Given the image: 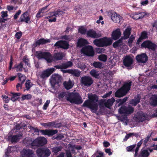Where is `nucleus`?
I'll return each mask as SVG.
<instances>
[{
	"mask_svg": "<svg viewBox=\"0 0 157 157\" xmlns=\"http://www.w3.org/2000/svg\"><path fill=\"white\" fill-rule=\"evenodd\" d=\"M89 100H86L82 105V107H87L90 108L92 113H95L98 110V105L97 102L99 98L95 94L88 96Z\"/></svg>",
	"mask_w": 157,
	"mask_h": 157,
	"instance_id": "f257e3e1",
	"label": "nucleus"
},
{
	"mask_svg": "<svg viewBox=\"0 0 157 157\" xmlns=\"http://www.w3.org/2000/svg\"><path fill=\"white\" fill-rule=\"evenodd\" d=\"M66 99L71 103L77 105L80 104L83 102L82 98L77 92L69 93L67 95Z\"/></svg>",
	"mask_w": 157,
	"mask_h": 157,
	"instance_id": "f03ea898",
	"label": "nucleus"
},
{
	"mask_svg": "<svg viewBox=\"0 0 157 157\" xmlns=\"http://www.w3.org/2000/svg\"><path fill=\"white\" fill-rule=\"evenodd\" d=\"M47 139L43 137H38L30 144L31 147L33 149H35L38 147L43 146L47 144Z\"/></svg>",
	"mask_w": 157,
	"mask_h": 157,
	"instance_id": "7ed1b4c3",
	"label": "nucleus"
},
{
	"mask_svg": "<svg viewBox=\"0 0 157 157\" xmlns=\"http://www.w3.org/2000/svg\"><path fill=\"white\" fill-rule=\"evenodd\" d=\"M36 54L39 59H44L48 63H51L53 61L52 55L49 52L37 51L36 52Z\"/></svg>",
	"mask_w": 157,
	"mask_h": 157,
	"instance_id": "20e7f679",
	"label": "nucleus"
},
{
	"mask_svg": "<svg viewBox=\"0 0 157 157\" xmlns=\"http://www.w3.org/2000/svg\"><path fill=\"white\" fill-rule=\"evenodd\" d=\"M133 119L136 122L140 123L145 120H149V116L147 114L142 112H138L134 115Z\"/></svg>",
	"mask_w": 157,
	"mask_h": 157,
	"instance_id": "39448f33",
	"label": "nucleus"
},
{
	"mask_svg": "<svg viewBox=\"0 0 157 157\" xmlns=\"http://www.w3.org/2000/svg\"><path fill=\"white\" fill-rule=\"evenodd\" d=\"M38 157H48L51 154V151L47 147H41L38 148L36 151Z\"/></svg>",
	"mask_w": 157,
	"mask_h": 157,
	"instance_id": "423d86ee",
	"label": "nucleus"
},
{
	"mask_svg": "<svg viewBox=\"0 0 157 157\" xmlns=\"http://www.w3.org/2000/svg\"><path fill=\"white\" fill-rule=\"evenodd\" d=\"M63 13V12L62 10H57L50 12L46 15L45 18L48 19V21L49 22H56V17L59 16L60 15H62Z\"/></svg>",
	"mask_w": 157,
	"mask_h": 157,
	"instance_id": "0eeeda50",
	"label": "nucleus"
},
{
	"mask_svg": "<svg viewBox=\"0 0 157 157\" xmlns=\"http://www.w3.org/2000/svg\"><path fill=\"white\" fill-rule=\"evenodd\" d=\"M81 52L84 55L89 57H93L95 54L93 47L91 45H86L82 48Z\"/></svg>",
	"mask_w": 157,
	"mask_h": 157,
	"instance_id": "6e6552de",
	"label": "nucleus"
},
{
	"mask_svg": "<svg viewBox=\"0 0 157 157\" xmlns=\"http://www.w3.org/2000/svg\"><path fill=\"white\" fill-rule=\"evenodd\" d=\"M156 47V44L149 40L144 41L139 46V47L141 48H147L149 50H152L153 51L155 50Z\"/></svg>",
	"mask_w": 157,
	"mask_h": 157,
	"instance_id": "1a4fd4ad",
	"label": "nucleus"
},
{
	"mask_svg": "<svg viewBox=\"0 0 157 157\" xmlns=\"http://www.w3.org/2000/svg\"><path fill=\"white\" fill-rule=\"evenodd\" d=\"M134 111V108L130 105H128V107L124 105L122 106L118 110L119 113L124 114L126 116L131 114Z\"/></svg>",
	"mask_w": 157,
	"mask_h": 157,
	"instance_id": "9d476101",
	"label": "nucleus"
},
{
	"mask_svg": "<svg viewBox=\"0 0 157 157\" xmlns=\"http://www.w3.org/2000/svg\"><path fill=\"white\" fill-rule=\"evenodd\" d=\"M61 79L62 77L60 75L58 74H54L51 77L50 82L52 86H54L56 85H59Z\"/></svg>",
	"mask_w": 157,
	"mask_h": 157,
	"instance_id": "9b49d317",
	"label": "nucleus"
},
{
	"mask_svg": "<svg viewBox=\"0 0 157 157\" xmlns=\"http://www.w3.org/2000/svg\"><path fill=\"white\" fill-rule=\"evenodd\" d=\"M124 65L129 69H131L133 68L132 65L133 64V60L132 57L129 56H126L123 60Z\"/></svg>",
	"mask_w": 157,
	"mask_h": 157,
	"instance_id": "f8f14e48",
	"label": "nucleus"
},
{
	"mask_svg": "<svg viewBox=\"0 0 157 157\" xmlns=\"http://www.w3.org/2000/svg\"><path fill=\"white\" fill-rule=\"evenodd\" d=\"M23 135L22 132H20L16 135H10L8 137V140L13 143H17L22 138Z\"/></svg>",
	"mask_w": 157,
	"mask_h": 157,
	"instance_id": "ddd939ff",
	"label": "nucleus"
},
{
	"mask_svg": "<svg viewBox=\"0 0 157 157\" xmlns=\"http://www.w3.org/2000/svg\"><path fill=\"white\" fill-rule=\"evenodd\" d=\"M68 42L66 41L59 40L57 41L54 45V46L60 48L64 49H67L69 48Z\"/></svg>",
	"mask_w": 157,
	"mask_h": 157,
	"instance_id": "4468645a",
	"label": "nucleus"
},
{
	"mask_svg": "<svg viewBox=\"0 0 157 157\" xmlns=\"http://www.w3.org/2000/svg\"><path fill=\"white\" fill-rule=\"evenodd\" d=\"M93 82L91 78L88 76H84L81 78V83L84 86H91Z\"/></svg>",
	"mask_w": 157,
	"mask_h": 157,
	"instance_id": "2eb2a0df",
	"label": "nucleus"
},
{
	"mask_svg": "<svg viewBox=\"0 0 157 157\" xmlns=\"http://www.w3.org/2000/svg\"><path fill=\"white\" fill-rule=\"evenodd\" d=\"M136 59L138 63H145L148 60V57L145 53H142L137 55Z\"/></svg>",
	"mask_w": 157,
	"mask_h": 157,
	"instance_id": "dca6fc26",
	"label": "nucleus"
},
{
	"mask_svg": "<svg viewBox=\"0 0 157 157\" xmlns=\"http://www.w3.org/2000/svg\"><path fill=\"white\" fill-rule=\"evenodd\" d=\"M109 14L110 15L111 19L115 23H119L122 20L121 17L116 12H111L109 13Z\"/></svg>",
	"mask_w": 157,
	"mask_h": 157,
	"instance_id": "f3484780",
	"label": "nucleus"
},
{
	"mask_svg": "<svg viewBox=\"0 0 157 157\" xmlns=\"http://www.w3.org/2000/svg\"><path fill=\"white\" fill-rule=\"evenodd\" d=\"M86 35L87 37L94 39L98 38L101 36L100 33H97L96 31L92 29L87 31Z\"/></svg>",
	"mask_w": 157,
	"mask_h": 157,
	"instance_id": "a211bd4d",
	"label": "nucleus"
},
{
	"mask_svg": "<svg viewBox=\"0 0 157 157\" xmlns=\"http://www.w3.org/2000/svg\"><path fill=\"white\" fill-rule=\"evenodd\" d=\"M55 70L53 68H48L43 71L40 75V77L43 79L47 78Z\"/></svg>",
	"mask_w": 157,
	"mask_h": 157,
	"instance_id": "6ab92c4d",
	"label": "nucleus"
},
{
	"mask_svg": "<svg viewBox=\"0 0 157 157\" xmlns=\"http://www.w3.org/2000/svg\"><path fill=\"white\" fill-rule=\"evenodd\" d=\"M50 42V40L49 39H45L44 38H41L35 41L32 46L33 48H35L36 47L40 45L45 44Z\"/></svg>",
	"mask_w": 157,
	"mask_h": 157,
	"instance_id": "aec40b11",
	"label": "nucleus"
},
{
	"mask_svg": "<svg viewBox=\"0 0 157 157\" xmlns=\"http://www.w3.org/2000/svg\"><path fill=\"white\" fill-rule=\"evenodd\" d=\"M22 157H34V151L29 149H24L21 152Z\"/></svg>",
	"mask_w": 157,
	"mask_h": 157,
	"instance_id": "412c9836",
	"label": "nucleus"
},
{
	"mask_svg": "<svg viewBox=\"0 0 157 157\" xmlns=\"http://www.w3.org/2000/svg\"><path fill=\"white\" fill-rule=\"evenodd\" d=\"M30 20L29 14L28 12L27 11L21 16L18 22H25L26 23H28Z\"/></svg>",
	"mask_w": 157,
	"mask_h": 157,
	"instance_id": "4be33fe9",
	"label": "nucleus"
},
{
	"mask_svg": "<svg viewBox=\"0 0 157 157\" xmlns=\"http://www.w3.org/2000/svg\"><path fill=\"white\" fill-rule=\"evenodd\" d=\"M40 132L43 135L51 136L56 134L58 132V130L53 129L41 130Z\"/></svg>",
	"mask_w": 157,
	"mask_h": 157,
	"instance_id": "5701e85b",
	"label": "nucleus"
},
{
	"mask_svg": "<svg viewBox=\"0 0 157 157\" xmlns=\"http://www.w3.org/2000/svg\"><path fill=\"white\" fill-rule=\"evenodd\" d=\"M73 65L72 63L70 61H67L66 63H63L62 64L54 66V67L57 69H66L71 67Z\"/></svg>",
	"mask_w": 157,
	"mask_h": 157,
	"instance_id": "b1692460",
	"label": "nucleus"
},
{
	"mask_svg": "<svg viewBox=\"0 0 157 157\" xmlns=\"http://www.w3.org/2000/svg\"><path fill=\"white\" fill-rule=\"evenodd\" d=\"M121 35V32L119 29H117L113 31L112 34V37L114 40H116L119 39Z\"/></svg>",
	"mask_w": 157,
	"mask_h": 157,
	"instance_id": "393cba45",
	"label": "nucleus"
},
{
	"mask_svg": "<svg viewBox=\"0 0 157 157\" xmlns=\"http://www.w3.org/2000/svg\"><path fill=\"white\" fill-rule=\"evenodd\" d=\"M132 82L128 80L125 82L123 86L121 87L126 93L130 90L132 86Z\"/></svg>",
	"mask_w": 157,
	"mask_h": 157,
	"instance_id": "a878e982",
	"label": "nucleus"
},
{
	"mask_svg": "<svg viewBox=\"0 0 157 157\" xmlns=\"http://www.w3.org/2000/svg\"><path fill=\"white\" fill-rule=\"evenodd\" d=\"M126 93L121 87L115 93V97L117 98H121L126 95Z\"/></svg>",
	"mask_w": 157,
	"mask_h": 157,
	"instance_id": "bb28decb",
	"label": "nucleus"
},
{
	"mask_svg": "<svg viewBox=\"0 0 157 157\" xmlns=\"http://www.w3.org/2000/svg\"><path fill=\"white\" fill-rule=\"evenodd\" d=\"M132 28L130 26H128L123 33L124 36L121 37L124 40L129 38L131 33Z\"/></svg>",
	"mask_w": 157,
	"mask_h": 157,
	"instance_id": "cd10ccee",
	"label": "nucleus"
},
{
	"mask_svg": "<svg viewBox=\"0 0 157 157\" xmlns=\"http://www.w3.org/2000/svg\"><path fill=\"white\" fill-rule=\"evenodd\" d=\"M103 47L108 46L111 45L112 43L113 40L110 38L105 37L102 38Z\"/></svg>",
	"mask_w": 157,
	"mask_h": 157,
	"instance_id": "c85d7f7f",
	"label": "nucleus"
},
{
	"mask_svg": "<svg viewBox=\"0 0 157 157\" xmlns=\"http://www.w3.org/2000/svg\"><path fill=\"white\" fill-rule=\"evenodd\" d=\"M115 101V99L113 97L108 99L106 102H104V105L105 106L109 109H111Z\"/></svg>",
	"mask_w": 157,
	"mask_h": 157,
	"instance_id": "c756f323",
	"label": "nucleus"
},
{
	"mask_svg": "<svg viewBox=\"0 0 157 157\" xmlns=\"http://www.w3.org/2000/svg\"><path fill=\"white\" fill-rule=\"evenodd\" d=\"M147 38V34L146 31L142 32L141 34V35L137 40L136 44L138 45L140 42H141L142 40L144 39H146Z\"/></svg>",
	"mask_w": 157,
	"mask_h": 157,
	"instance_id": "7c9ffc66",
	"label": "nucleus"
},
{
	"mask_svg": "<svg viewBox=\"0 0 157 157\" xmlns=\"http://www.w3.org/2000/svg\"><path fill=\"white\" fill-rule=\"evenodd\" d=\"M88 44V42L86 40L81 38L78 40L77 46L79 47H81Z\"/></svg>",
	"mask_w": 157,
	"mask_h": 157,
	"instance_id": "2f4dec72",
	"label": "nucleus"
},
{
	"mask_svg": "<svg viewBox=\"0 0 157 157\" xmlns=\"http://www.w3.org/2000/svg\"><path fill=\"white\" fill-rule=\"evenodd\" d=\"M141 99V97L140 94H138L136 97L132 99L131 101V103L132 105L136 106L139 103Z\"/></svg>",
	"mask_w": 157,
	"mask_h": 157,
	"instance_id": "473e14b6",
	"label": "nucleus"
},
{
	"mask_svg": "<svg viewBox=\"0 0 157 157\" xmlns=\"http://www.w3.org/2000/svg\"><path fill=\"white\" fill-rule=\"evenodd\" d=\"M151 104L153 106H157V95H153L150 98Z\"/></svg>",
	"mask_w": 157,
	"mask_h": 157,
	"instance_id": "72a5a7b5",
	"label": "nucleus"
},
{
	"mask_svg": "<svg viewBox=\"0 0 157 157\" xmlns=\"http://www.w3.org/2000/svg\"><path fill=\"white\" fill-rule=\"evenodd\" d=\"M145 15L146 14L144 12L135 13L132 16V18L135 20H138L143 18Z\"/></svg>",
	"mask_w": 157,
	"mask_h": 157,
	"instance_id": "f704fd0d",
	"label": "nucleus"
},
{
	"mask_svg": "<svg viewBox=\"0 0 157 157\" xmlns=\"http://www.w3.org/2000/svg\"><path fill=\"white\" fill-rule=\"evenodd\" d=\"M150 155V153L147 149H143L142 148L140 152L139 157H148Z\"/></svg>",
	"mask_w": 157,
	"mask_h": 157,
	"instance_id": "c9c22d12",
	"label": "nucleus"
},
{
	"mask_svg": "<svg viewBox=\"0 0 157 157\" xmlns=\"http://www.w3.org/2000/svg\"><path fill=\"white\" fill-rule=\"evenodd\" d=\"M123 39L121 37L117 41L115 42L113 44V46L114 48H118L122 45L123 40Z\"/></svg>",
	"mask_w": 157,
	"mask_h": 157,
	"instance_id": "e433bc0d",
	"label": "nucleus"
},
{
	"mask_svg": "<svg viewBox=\"0 0 157 157\" xmlns=\"http://www.w3.org/2000/svg\"><path fill=\"white\" fill-rule=\"evenodd\" d=\"M63 57V53L60 52L55 53L53 56L54 58L56 60H61Z\"/></svg>",
	"mask_w": 157,
	"mask_h": 157,
	"instance_id": "4c0bfd02",
	"label": "nucleus"
},
{
	"mask_svg": "<svg viewBox=\"0 0 157 157\" xmlns=\"http://www.w3.org/2000/svg\"><path fill=\"white\" fill-rule=\"evenodd\" d=\"M152 134V132L149 134H148L147 136L143 140V148L146 147L147 145V143L149 140L150 138L151 135Z\"/></svg>",
	"mask_w": 157,
	"mask_h": 157,
	"instance_id": "58836bf2",
	"label": "nucleus"
},
{
	"mask_svg": "<svg viewBox=\"0 0 157 157\" xmlns=\"http://www.w3.org/2000/svg\"><path fill=\"white\" fill-rule=\"evenodd\" d=\"M10 94H12V97L10 98V100L13 101H16L19 98V96L21 95V93H20L11 92Z\"/></svg>",
	"mask_w": 157,
	"mask_h": 157,
	"instance_id": "ea45409f",
	"label": "nucleus"
},
{
	"mask_svg": "<svg viewBox=\"0 0 157 157\" xmlns=\"http://www.w3.org/2000/svg\"><path fill=\"white\" fill-rule=\"evenodd\" d=\"M93 43L98 47H103L102 38L95 39L93 41Z\"/></svg>",
	"mask_w": 157,
	"mask_h": 157,
	"instance_id": "a19ab883",
	"label": "nucleus"
},
{
	"mask_svg": "<svg viewBox=\"0 0 157 157\" xmlns=\"http://www.w3.org/2000/svg\"><path fill=\"white\" fill-rule=\"evenodd\" d=\"M63 85L65 88L68 90L71 89L73 86V85L70 81L68 82H65L63 83Z\"/></svg>",
	"mask_w": 157,
	"mask_h": 157,
	"instance_id": "79ce46f5",
	"label": "nucleus"
},
{
	"mask_svg": "<svg viewBox=\"0 0 157 157\" xmlns=\"http://www.w3.org/2000/svg\"><path fill=\"white\" fill-rule=\"evenodd\" d=\"M23 64L22 62H20L17 65H15L14 66L13 69L17 68L16 71L17 72L21 71L22 69L24 68L23 67Z\"/></svg>",
	"mask_w": 157,
	"mask_h": 157,
	"instance_id": "37998d69",
	"label": "nucleus"
},
{
	"mask_svg": "<svg viewBox=\"0 0 157 157\" xmlns=\"http://www.w3.org/2000/svg\"><path fill=\"white\" fill-rule=\"evenodd\" d=\"M22 61L25 63L26 65H27L29 67H31V65L29 63V60L27 56H25L23 57L22 59Z\"/></svg>",
	"mask_w": 157,
	"mask_h": 157,
	"instance_id": "c03bdc74",
	"label": "nucleus"
},
{
	"mask_svg": "<svg viewBox=\"0 0 157 157\" xmlns=\"http://www.w3.org/2000/svg\"><path fill=\"white\" fill-rule=\"evenodd\" d=\"M70 73L76 77H78L80 75V72L78 70L71 69Z\"/></svg>",
	"mask_w": 157,
	"mask_h": 157,
	"instance_id": "a18cd8bd",
	"label": "nucleus"
},
{
	"mask_svg": "<svg viewBox=\"0 0 157 157\" xmlns=\"http://www.w3.org/2000/svg\"><path fill=\"white\" fill-rule=\"evenodd\" d=\"M17 76H18L19 80L21 81L22 83H23L25 80V75L21 73H18L17 74Z\"/></svg>",
	"mask_w": 157,
	"mask_h": 157,
	"instance_id": "49530a36",
	"label": "nucleus"
},
{
	"mask_svg": "<svg viewBox=\"0 0 157 157\" xmlns=\"http://www.w3.org/2000/svg\"><path fill=\"white\" fill-rule=\"evenodd\" d=\"M107 56L105 54H101L98 56L99 59L101 61L105 62L107 59Z\"/></svg>",
	"mask_w": 157,
	"mask_h": 157,
	"instance_id": "de8ad7c7",
	"label": "nucleus"
},
{
	"mask_svg": "<svg viewBox=\"0 0 157 157\" xmlns=\"http://www.w3.org/2000/svg\"><path fill=\"white\" fill-rule=\"evenodd\" d=\"M90 74L92 76L96 78H98V77L99 76V74H98L97 72L94 69L92 70L90 72Z\"/></svg>",
	"mask_w": 157,
	"mask_h": 157,
	"instance_id": "09e8293b",
	"label": "nucleus"
},
{
	"mask_svg": "<svg viewBox=\"0 0 157 157\" xmlns=\"http://www.w3.org/2000/svg\"><path fill=\"white\" fill-rule=\"evenodd\" d=\"M62 149V147L61 146L58 147H53L52 149V151L55 154H57L59 151H60Z\"/></svg>",
	"mask_w": 157,
	"mask_h": 157,
	"instance_id": "8fccbe9b",
	"label": "nucleus"
},
{
	"mask_svg": "<svg viewBox=\"0 0 157 157\" xmlns=\"http://www.w3.org/2000/svg\"><path fill=\"white\" fill-rule=\"evenodd\" d=\"M93 66L96 68H102V63L99 62H94Z\"/></svg>",
	"mask_w": 157,
	"mask_h": 157,
	"instance_id": "3c124183",
	"label": "nucleus"
},
{
	"mask_svg": "<svg viewBox=\"0 0 157 157\" xmlns=\"http://www.w3.org/2000/svg\"><path fill=\"white\" fill-rule=\"evenodd\" d=\"M79 33L82 34H85L86 33V29L85 28L83 27H80L78 29Z\"/></svg>",
	"mask_w": 157,
	"mask_h": 157,
	"instance_id": "603ef678",
	"label": "nucleus"
},
{
	"mask_svg": "<svg viewBox=\"0 0 157 157\" xmlns=\"http://www.w3.org/2000/svg\"><path fill=\"white\" fill-rule=\"evenodd\" d=\"M32 98V95L30 94H24L22 96V100L30 99Z\"/></svg>",
	"mask_w": 157,
	"mask_h": 157,
	"instance_id": "864d4df0",
	"label": "nucleus"
},
{
	"mask_svg": "<svg viewBox=\"0 0 157 157\" xmlns=\"http://www.w3.org/2000/svg\"><path fill=\"white\" fill-rule=\"evenodd\" d=\"M135 37L133 35H131L130 37H129V39L128 43L129 46L132 45V44L135 40Z\"/></svg>",
	"mask_w": 157,
	"mask_h": 157,
	"instance_id": "5fc2aeb1",
	"label": "nucleus"
},
{
	"mask_svg": "<svg viewBox=\"0 0 157 157\" xmlns=\"http://www.w3.org/2000/svg\"><path fill=\"white\" fill-rule=\"evenodd\" d=\"M26 126V124L25 123L22 124L20 123V124H17L15 126L16 129L19 130L20 129L22 128L23 127L24 128Z\"/></svg>",
	"mask_w": 157,
	"mask_h": 157,
	"instance_id": "6e6d98bb",
	"label": "nucleus"
},
{
	"mask_svg": "<svg viewBox=\"0 0 157 157\" xmlns=\"http://www.w3.org/2000/svg\"><path fill=\"white\" fill-rule=\"evenodd\" d=\"M11 148L12 147L11 146L8 147L7 148V151L5 153L6 157H9L10 154L12 152Z\"/></svg>",
	"mask_w": 157,
	"mask_h": 157,
	"instance_id": "4d7b16f0",
	"label": "nucleus"
},
{
	"mask_svg": "<svg viewBox=\"0 0 157 157\" xmlns=\"http://www.w3.org/2000/svg\"><path fill=\"white\" fill-rule=\"evenodd\" d=\"M44 10H39L36 15V17L37 18H40L44 15V13L43 11Z\"/></svg>",
	"mask_w": 157,
	"mask_h": 157,
	"instance_id": "13d9d810",
	"label": "nucleus"
},
{
	"mask_svg": "<svg viewBox=\"0 0 157 157\" xmlns=\"http://www.w3.org/2000/svg\"><path fill=\"white\" fill-rule=\"evenodd\" d=\"M30 81L29 80H27L25 84V86L27 90H29L31 86L30 84Z\"/></svg>",
	"mask_w": 157,
	"mask_h": 157,
	"instance_id": "bf43d9fd",
	"label": "nucleus"
},
{
	"mask_svg": "<svg viewBox=\"0 0 157 157\" xmlns=\"http://www.w3.org/2000/svg\"><path fill=\"white\" fill-rule=\"evenodd\" d=\"M2 97L3 101H5L6 103H9L10 100V99L9 98L8 96L5 95H2Z\"/></svg>",
	"mask_w": 157,
	"mask_h": 157,
	"instance_id": "052dcab7",
	"label": "nucleus"
},
{
	"mask_svg": "<svg viewBox=\"0 0 157 157\" xmlns=\"http://www.w3.org/2000/svg\"><path fill=\"white\" fill-rule=\"evenodd\" d=\"M136 145L133 144L132 145H130L126 147V150L128 151H134L133 149L135 147Z\"/></svg>",
	"mask_w": 157,
	"mask_h": 157,
	"instance_id": "680f3d73",
	"label": "nucleus"
},
{
	"mask_svg": "<svg viewBox=\"0 0 157 157\" xmlns=\"http://www.w3.org/2000/svg\"><path fill=\"white\" fill-rule=\"evenodd\" d=\"M50 102V100H47L44 105L43 109L44 110H46Z\"/></svg>",
	"mask_w": 157,
	"mask_h": 157,
	"instance_id": "e2e57ef3",
	"label": "nucleus"
},
{
	"mask_svg": "<svg viewBox=\"0 0 157 157\" xmlns=\"http://www.w3.org/2000/svg\"><path fill=\"white\" fill-rule=\"evenodd\" d=\"M128 98V97H126L123 99H121V100L120 101V103L118 104V106H120L125 102L127 101Z\"/></svg>",
	"mask_w": 157,
	"mask_h": 157,
	"instance_id": "0e129e2a",
	"label": "nucleus"
},
{
	"mask_svg": "<svg viewBox=\"0 0 157 157\" xmlns=\"http://www.w3.org/2000/svg\"><path fill=\"white\" fill-rule=\"evenodd\" d=\"M13 65V58L12 56H11L10 58V62L9 63V70H10L12 68V66Z\"/></svg>",
	"mask_w": 157,
	"mask_h": 157,
	"instance_id": "69168bd1",
	"label": "nucleus"
},
{
	"mask_svg": "<svg viewBox=\"0 0 157 157\" xmlns=\"http://www.w3.org/2000/svg\"><path fill=\"white\" fill-rule=\"evenodd\" d=\"M22 33L21 32H17L15 35V37L17 39H19L22 36Z\"/></svg>",
	"mask_w": 157,
	"mask_h": 157,
	"instance_id": "338daca9",
	"label": "nucleus"
},
{
	"mask_svg": "<svg viewBox=\"0 0 157 157\" xmlns=\"http://www.w3.org/2000/svg\"><path fill=\"white\" fill-rule=\"evenodd\" d=\"M29 129L32 131H33L35 133H39V130L37 128H34L32 126H30Z\"/></svg>",
	"mask_w": 157,
	"mask_h": 157,
	"instance_id": "774afa93",
	"label": "nucleus"
}]
</instances>
